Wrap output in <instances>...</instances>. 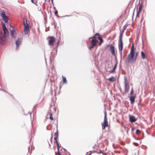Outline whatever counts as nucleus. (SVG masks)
I'll list each match as a JSON object with an SVG mask.
<instances>
[{
  "label": "nucleus",
  "mask_w": 155,
  "mask_h": 155,
  "mask_svg": "<svg viewBox=\"0 0 155 155\" xmlns=\"http://www.w3.org/2000/svg\"><path fill=\"white\" fill-rule=\"evenodd\" d=\"M135 56V51L134 49H131L130 53L128 54L127 58L124 60L125 63L130 62L131 59H133Z\"/></svg>",
  "instance_id": "1"
},
{
  "label": "nucleus",
  "mask_w": 155,
  "mask_h": 155,
  "mask_svg": "<svg viewBox=\"0 0 155 155\" xmlns=\"http://www.w3.org/2000/svg\"><path fill=\"white\" fill-rule=\"evenodd\" d=\"M0 15L4 22L5 23H8V17L5 14L4 10H3L2 12L1 13Z\"/></svg>",
  "instance_id": "2"
},
{
  "label": "nucleus",
  "mask_w": 155,
  "mask_h": 155,
  "mask_svg": "<svg viewBox=\"0 0 155 155\" xmlns=\"http://www.w3.org/2000/svg\"><path fill=\"white\" fill-rule=\"evenodd\" d=\"M102 128L103 129H105L106 127H107L108 126V122L107 120V119L106 118V113H105L104 114V123L103 124L102 123Z\"/></svg>",
  "instance_id": "3"
},
{
  "label": "nucleus",
  "mask_w": 155,
  "mask_h": 155,
  "mask_svg": "<svg viewBox=\"0 0 155 155\" xmlns=\"http://www.w3.org/2000/svg\"><path fill=\"white\" fill-rule=\"evenodd\" d=\"M125 84V93L128 92L129 90V87L128 83L127 81V79L126 76H124V81Z\"/></svg>",
  "instance_id": "4"
},
{
  "label": "nucleus",
  "mask_w": 155,
  "mask_h": 155,
  "mask_svg": "<svg viewBox=\"0 0 155 155\" xmlns=\"http://www.w3.org/2000/svg\"><path fill=\"white\" fill-rule=\"evenodd\" d=\"M48 41L49 45L51 46L53 45V44L55 41V38L53 36H49L47 38Z\"/></svg>",
  "instance_id": "5"
},
{
  "label": "nucleus",
  "mask_w": 155,
  "mask_h": 155,
  "mask_svg": "<svg viewBox=\"0 0 155 155\" xmlns=\"http://www.w3.org/2000/svg\"><path fill=\"white\" fill-rule=\"evenodd\" d=\"M122 37H119L118 41V48L119 50L123 49V42Z\"/></svg>",
  "instance_id": "6"
},
{
  "label": "nucleus",
  "mask_w": 155,
  "mask_h": 155,
  "mask_svg": "<svg viewBox=\"0 0 155 155\" xmlns=\"http://www.w3.org/2000/svg\"><path fill=\"white\" fill-rule=\"evenodd\" d=\"M114 47L111 44L110 46V51L112 54L114 56H115V53L114 49Z\"/></svg>",
  "instance_id": "7"
},
{
  "label": "nucleus",
  "mask_w": 155,
  "mask_h": 155,
  "mask_svg": "<svg viewBox=\"0 0 155 155\" xmlns=\"http://www.w3.org/2000/svg\"><path fill=\"white\" fill-rule=\"evenodd\" d=\"M5 41V38L2 33L0 32V44H2Z\"/></svg>",
  "instance_id": "8"
},
{
  "label": "nucleus",
  "mask_w": 155,
  "mask_h": 155,
  "mask_svg": "<svg viewBox=\"0 0 155 155\" xmlns=\"http://www.w3.org/2000/svg\"><path fill=\"white\" fill-rule=\"evenodd\" d=\"M22 39L21 38H19L15 42V44L16 45V48L15 49L17 50L19 46L20 45V43Z\"/></svg>",
  "instance_id": "9"
},
{
  "label": "nucleus",
  "mask_w": 155,
  "mask_h": 155,
  "mask_svg": "<svg viewBox=\"0 0 155 155\" xmlns=\"http://www.w3.org/2000/svg\"><path fill=\"white\" fill-rule=\"evenodd\" d=\"M137 120V119L133 115H131L129 117V121L132 123L134 122Z\"/></svg>",
  "instance_id": "10"
},
{
  "label": "nucleus",
  "mask_w": 155,
  "mask_h": 155,
  "mask_svg": "<svg viewBox=\"0 0 155 155\" xmlns=\"http://www.w3.org/2000/svg\"><path fill=\"white\" fill-rule=\"evenodd\" d=\"M3 29L4 31V36L5 37L7 36L8 35V31L6 27L4 28Z\"/></svg>",
  "instance_id": "11"
},
{
  "label": "nucleus",
  "mask_w": 155,
  "mask_h": 155,
  "mask_svg": "<svg viewBox=\"0 0 155 155\" xmlns=\"http://www.w3.org/2000/svg\"><path fill=\"white\" fill-rule=\"evenodd\" d=\"M29 27H24V32L25 35H27L29 31Z\"/></svg>",
  "instance_id": "12"
},
{
  "label": "nucleus",
  "mask_w": 155,
  "mask_h": 155,
  "mask_svg": "<svg viewBox=\"0 0 155 155\" xmlns=\"http://www.w3.org/2000/svg\"><path fill=\"white\" fill-rule=\"evenodd\" d=\"M126 28V25H125L123 27V29L120 33L119 37L122 38V35H123V32H124V30H125Z\"/></svg>",
  "instance_id": "13"
},
{
  "label": "nucleus",
  "mask_w": 155,
  "mask_h": 155,
  "mask_svg": "<svg viewBox=\"0 0 155 155\" xmlns=\"http://www.w3.org/2000/svg\"><path fill=\"white\" fill-rule=\"evenodd\" d=\"M23 22L24 25V27H29V24L27 23V20L26 19L24 18L23 19Z\"/></svg>",
  "instance_id": "14"
},
{
  "label": "nucleus",
  "mask_w": 155,
  "mask_h": 155,
  "mask_svg": "<svg viewBox=\"0 0 155 155\" xmlns=\"http://www.w3.org/2000/svg\"><path fill=\"white\" fill-rule=\"evenodd\" d=\"M137 54H138V52L136 53V55H135L134 58H133V59H131L130 60V62H127V63H132V62H135V61H136L137 60Z\"/></svg>",
  "instance_id": "15"
},
{
  "label": "nucleus",
  "mask_w": 155,
  "mask_h": 155,
  "mask_svg": "<svg viewBox=\"0 0 155 155\" xmlns=\"http://www.w3.org/2000/svg\"><path fill=\"white\" fill-rule=\"evenodd\" d=\"M8 24H9V25L10 27L9 28L10 32H11L12 31L15 32L14 27L12 26L11 23L10 22H8Z\"/></svg>",
  "instance_id": "16"
},
{
  "label": "nucleus",
  "mask_w": 155,
  "mask_h": 155,
  "mask_svg": "<svg viewBox=\"0 0 155 155\" xmlns=\"http://www.w3.org/2000/svg\"><path fill=\"white\" fill-rule=\"evenodd\" d=\"M91 44L94 46L97 45V41L94 39H92L91 41Z\"/></svg>",
  "instance_id": "17"
},
{
  "label": "nucleus",
  "mask_w": 155,
  "mask_h": 155,
  "mask_svg": "<svg viewBox=\"0 0 155 155\" xmlns=\"http://www.w3.org/2000/svg\"><path fill=\"white\" fill-rule=\"evenodd\" d=\"M141 56L142 58L143 59L145 58L146 56L145 53L143 51L141 52Z\"/></svg>",
  "instance_id": "18"
},
{
  "label": "nucleus",
  "mask_w": 155,
  "mask_h": 155,
  "mask_svg": "<svg viewBox=\"0 0 155 155\" xmlns=\"http://www.w3.org/2000/svg\"><path fill=\"white\" fill-rule=\"evenodd\" d=\"M131 104H132L134 103L135 97H130Z\"/></svg>",
  "instance_id": "19"
},
{
  "label": "nucleus",
  "mask_w": 155,
  "mask_h": 155,
  "mask_svg": "<svg viewBox=\"0 0 155 155\" xmlns=\"http://www.w3.org/2000/svg\"><path fill=\"white\" fill-rule=\"evenodd\" d=\"M97 38L100 41H101V42H103V39L101 36L100 35H99V36H98V37H97Z\"/></svg>",
  "instance_id": "20"
},
{
  "label": "nucleus",
  "mask_w": 155,
  "mask_h": 155,
  "mask_svg": "<svg viewBox=\"0 0 155 155\" xmlns=\"http://www.w3.org/2000/svg\"><path fill=\"white\" fill-rule=\"evenodd\" d=\"M114 78L113 77H112L108 79V80L110 82H112L114 81Z\"/></svg>",
  "instance_id": "21"
},
{
  "label": "nucleus",
  "mask_w": 155,
  "mask_h": 155,
  "mask_svg": "<svg viewBox=\"0 0 155 155\" xmlns=\"http://www.w3.org/2000/svg\"><path fill=\"white\" fill-rule=\"evenodd\" d=\"M57 99V97H51V100L52 101V102L53 103V104L54 105V103L56 101V100Z\"/></svg>",
  "instance_id": "22"
},
{
  "label": "nucleus",
  "mask_w": 155,
  "mask_h": 155,
  "mask_svg": "<svg viewBox=\"0 0 155 155\" xmlns=\"http://www.w3.org/2000/svg\"><path fill=\"white\" fill-rule=\"evenodd\" d=\"M63 78V82L64 84H66L67 83V81L65 77H64L63 76H62Z\"/></svg>",
  "instance_id": "23"
},
{
  "label": "nucleus",
  "mask_w": 155,
  "mask_h": 155,
  "mask_svg": "<svg viewBox=\"0 0 155 155\" xmlns=\"http://www.w3.org/2000/svg\"><path fill=\"white\" fill-rule=\"evenodd\" d=\"M56 143H57V149H58V154H60L61 153L59 152V144L58 142H56Z\"/></svg>",
  "instance_id": "24"
},
{
  "label": "nucleus",
  "mask_w": 155,
  "mask_h": 155,
  "mask_svg": "<svg viewBox=\"0 0 155 155\" xmlns=\"http://www.w3.org/2000/svg\"><path fill=\"white\" fill-rule=\"evenodd\" d=\"M11 33V35L13 38H16V36H15L14 34V31H12L11 32H10Z\"/></svg>",
  "instance_id": "25"
},
{
  "label": "nucleus",
  "mask_w": 155,
  "mask_h": 155,
  "mask_svg": "<svg viewBox=\"0 0 155 155\" xmlns=\"http://www.w3.org/2000/svg\"><path fill=\"white\" fill-rule=\"evenodd\" d=\"M59 41H60V40H58V42H57V45L56 47V52H55L54 54H57V48L58 46V45H59Z\"/></svg>",
  "instance_id": "26"
},
{
  "label": "nucleus",
  "mask_w": 155,
  "mask_h": 155,
  "mask_svg": "<svg viewBox=\"0 0 155 155\" xmlns=\"http://www.w3.org/2000/svg\"><path fill=\"white\" fill-rule=\"evenodd\" d=\"M133 87H132L131 88V92L130 93V97H135L134 96H133L132 95V94H133Z\"/></svg>",
  "instance_id": "27"
},
{
  "label": "nucleus",
  "mask_w": 155,
  "mask_h": 155,
  "mask_svg": "<svg viewBox=\"0 0 155 155\" xmlns=\"http://www.w3.org/2000/svg\"><path fill=\"white\" fill-rule=\"evenodd\" d=\"M99 33H97L93 37V38H97V37H98V36H99Z\"/></svg>",
  "instance_id": "28"
},
{
  "label": "nucleus",
  "mask_w": 155,
  "mask_h": 155,
  "mask_svg": "<svg viewBox=\"0 0 155 155\" xmlns=\"http://www.w3.org/2000/svg\"><path fill=\"white\" fill-rule=\"evenodd\" d=\"M50 119L51 120H54V118L52 117V114L51 113H50Z\"/></svg>",
  "instance_id": "29"
},
{
  "label": "nucleus",
  "mask_w": 155,
  "mask_h": 155,
  "mask_svg": "<svg viewBox=\"0 0 155 155\" xmlns=\"http://www.w3.org/2000/svg\"><path fill=\"white\" fill-rule=\"evenodd\" d=\"M140 132H141V131L139 130V129H137L136 131V134H137V135H139V134L140 133Z\"/></svg>",
  "instance_id": "30"
},
{
  "label": "nucleus",
  "mask_w": 155,
  "mask_h": 155,
  "mask_svg": "<svg viewBox=\"0 0 155 155\" xmlns=\"http://www.w3.org/2000/svg\"><path fill=\"white\" fill-rule=\"evenodd\" d=\"M114 100H117L118 101L117 102V103H118L119 102L120 103V100L118 98V97H114Z\"/></svg>",
  "instance_id": "31"
},
{
  "label": "nucleus",
  "mask_w": 155,
  "mask_h": 155,
  "mask_svg": "<svg viewBox=\"0 0 155 155\" xmlns=\"http://www.w3.org/2000/svg\"><path fill=\"white\" fill-rule=\"evenodd\" d=\"M122 50L123 49H121V50L119 49V51L120 53V57L121 59L122 58Z\"/></svg>",
  "instance_id": "32"
},
{
  "label": "nucleus",
  "mask_w": 155,
  "mask_h": 155,
  "mask_svg": "<svg viewBox=\"0 0 155 155\" xmlns=\"http://www.w3.org/2000/svg\"><path fill=\"white\" fill-rule=\"evenodd\" d=\"M143 5L141 3L140 4V5L139 7V8L138 10L141 11Z\"/></svg>",
  "instance_id": "33"
},
{
  "label": "nucleus",
  "mask_w": 155,
  "mask_h": 155,
  "mask_svg": "<svg viewBox=\"0 0 155 155\" xmlns=\"http://www.w3.org/2000/svg\"><path fill=\"white\" fill-rule=\"evenodd\" d=\"M58 137H54V140H55V142H54V143H56V142H58Z\"/></svg>",
  "instance_id": "34"
},
{
  "label": "nucleus",
  "mask_w": 155,
  "mask_h": 155,
  "mask_svg": "<svg viewBox=\"0 0 155 155\" xmlns=\"http://www.w3.org/2000/svg\"><path fill=\"white\" fill-rule=\"evenodd\" d=\"M1 24L3 28L6 27L5 25V24L3 21L1 22Z\"/></svg>",
  "instance_id": "35"
},
{
  "label": "nucleus",
  "mask_w": 155,
  "mask_h": 155,
  "mask_svg": "<svg viewBox=\"0 0 155 155\" xmlns=\"http://www.w3.org/2000/svg\"><path fill=\"white\" fill-rule=\"evenodd\" d=\"M117 62H116V64H115V65H114V66L113 68V69H114V70H115L116 69V67H117Z\"/></svg>",
  "instance_id": "36"
},
{
  "label": "nucleus",
  "mask_w": 155,
  "mask_h": 155,
  "mask_svg": "<svg viewBox=\"0 0 155 155\" xmlns=\"http://www.w3.org/2000/svg\"><path fill=\"white\" fill-rule=\"evenodd\" d=\"M54 136V137H58V132L57 130V132H56V133H55Z\"/></svg>",
  "instance_id": "37"
},
{
  "label": "nucleus",
  "mask_w": 155,
  "mask_h": 155,
  "mask_svg": "<svg viewBox=\"0 0 155 155\" xmlns=\"http://www.w3.org/2000/svg\"><path fill=\"white\" fill-rule=\"evenodd\" d=\"M94 46L92 45L91 46H90L89 47V49L90 50H91V49L92 48H93L94 47Z\"/></svg>",
  "instance_id": "38"
},
{
  "label": "nucleus",
  "mask_w": 155,
  "mask_h": 155,
  "mask_svg": "<svg viewBox=\"0 0 155 155\" xmlns=\"http://www.w3.org/2000/svg\"><path fill=\"white\" fill-rule=\"evenodd\" d=\"M140 12H141L140 11L138 10V11H137V15H139L140 14Z\"/></svg>",
  "instance_id": "39"
},
{
  "label": "nucleus",
  "mask_w": 155,
  "mask_h": 155,
  "mask_svg": "<svg viewBox=\"0 0 155 155\" xmlns=\"http://www.w3.org/2000/svg\"><path fill=\"white\" fill-rule=\"evenodd\" d=\"M133 144L135 145V146H138V144L137 143H135V142H134L133 143Z\"/></svg>",
  "instance_id": "40"
},
{
  "label": "nucleus",
  "mask_w": 155,
  "mask_h": 155,
  "mask_svg": "<svg viewBox=\"0 0 155 155\" xmlns=\"http://www.w3.org/2000/svg\"><path fill=\"white\" fill-rule=\"evenodd\" d=\"M58 12L57 10H55L54 11V14L55 15H57L58 14Z\"/></svg>",
  "instance_id": "41"
},
{
  "label": "nucleus",
  "mask_w": 155,
  "mask_h": 155,
  "mask_svg": "<svg viewBox=\"0 0 155 155\" xmlns=\"http://www.w3.org/2000/svg\"><path fill=\"white\" fill-rule=\"evenodd\" d=\"M132 136H133V138H134L135 140H140V139H142V138H141V139H136V138H135V137L134 136V135H133Z\"/></svg>",
  "instance_id": "42"
},
{
  "label": "nucleus",
  "mask_w": 155,
  "mask_h": 155,
  "mask_svg": "<svg viewBox=\"0 0 155 155\" xmlns=\"http://www.w3.org/2000/svg\"><path fill=\"white\" fill-rule=\"evenodd\" d=\"M115 71V70H114V69H113L112 70H111V71H110V73H113Z\"/></svg>",
  "instance_id": "43"
},
{
  "label": "nucleus",
  "mask_w": 155,
  "mask_h": 155,
  "mask_svg": "<svg viewBox=\"0 0 155 155\" xmlns=\"http://www.w3.org/2000/svg\"><path fill=\"white\" fill-rule=\"evenodd\" d=\"M93 152H96V151H95V150H90L89 151V152H90L91 153H92Z\"/></svg>",
  "instance_id": "44"
},
{
  "label": "nucleus",
  "mask_w": 155,
  "mask_h": 155,
  "mask_svg": "<svg viewBox=\"0 0 155 155\" xmlns=\"http://www.w3.org/2000/svg\"><path fill=\"white\" fill-rule=\"evenodd\" d=\"M131 49H134V45L133 44L131 46Z\"/></svg>",
  "instance_id": "45"
},
{
  "label": "nucleus",
  "mask_w": 155,
  "mask_h": 155,
  "mask_svg": "<svg viewBox=\"0 0 155 155\" xmlns=\"http://www.w3.org/2000/svg\"><path fill=\"white\" fill-rule=\"evenodd\" d=\"M0 90L3 91H4L7 93V91H5V90H3L2 89H0Z\"/></svg>",
  "instance_id": "46"
},
{
  "label": "nucleus",
  "mask_w": 155,
  "mask_h": 155,
  "mask_svg": "<svg viewBox=\"0 0 155 155\" xmlns=\"http://www.w3.org/2000/svg\"><path fill=\"white\" fill-rule=\"evenodd\" d=\"M52 137H51V139H50V140L51 141V143H52Z\"/></svg>",
  "instance_id": "47"
},
{
  "label": "nucleus",
  "mask_w": 155,
  "mask_h": 155,
  "mask_svg": "<svg viewBox=\"0 0 155 155\" xmlns=\"http://www.w3.org/2000/svg\"><path fill=\"white\" fill-rule=\"evenodd\" d=\"M103 136V135H102V136H101L99 138V140H101V139H102V136Z\"/></svg>",
  "instance_id": "48"
},
{
  "label": "nucleus",
  "mask_w": 155,
  "mask_h": 155,
  "mask_svg": "<svg viewBox=\"0 0 155 155\" xmlns=\"http://www.w3.org/2000/svg\"><path fill=\"white\" fill-rule=\"evenodd\" d=\"M103 153V152L101 150H100L99 152V153Z\"/></svg>",
  "instance_id": "49"
},
{
  "label": "nucleus",
  "mask_w": 155,
  "mask_h": 155,
  "mask_svg": "<svg viewBox=\"0 0 155 155\" xmlns=\"http://www.w3.org/2000/svg\"><path fill=\"white\" fill-rule=\"evenodd\" d=\"M134 127H132L131 129V130L132 131H133L134 130Z\"/></svg>",
  "instance_id": "50"
},
{
  "label": "nucleus",
  "mask_w": 155,
  "mask_h": 155,
  "mask_svg": "<svg viewBox=\"0 0 155 155\" xmlns=\"http://www.w3.org/2000/svg\"><path fill=\"white\" fill-rule=\"evenodd\" d=\"M28 113L29 114V115H30V117H31V113H30L29 112H28Z\"/></svg>",
  "instance_id": "51"
},
{
  "label": "nucleus",
  "mask_w": 155,
  "mask_h": 155,
  "mask_svg": "<svg viewBox=\"0 0 155 155\" xmlns=\"http://www.w3.org/2000/svg\"><path fill=\"white\" fill-rule=\"evenodd\" d=\"M109 61V60H106V62L107 63Z\"/></svg>",
  "instance_id": "52"
},
{
  "label": "nucleus",
  "mask_w": 155,
  "mask_h": 155,
  "mask_svg": "<svg viewBox=\"0 0 155 155\" xmlns=\"http://www.w3.org/2000/svg\"><path fill=\"white\" fill-rule=\"evenodd\" d=\"M31 1L32 3L35 4V3L34 2V0H31Z\"/></svg>",
  "instance_id": "53"
},
{
  "label": "nucleus",
  "mask_w": 155,
  "mask_h": 155,
  "mask_svg": "<svg viewBox=\"0 0 155 155\" xmlns=\"http://www.w3.org/2000/svg\"><path fill=\"white\" fill-rule=\"evenodd\" d=\"M51 1L53 5H54L53 0H51Z\"/></svg>",
  "instance_id": "54"
},
{
  "label": "nucleus",
  "mask_w": 155,
  "mask_h": 155,
  "mask_svg": "<svg viewBox=\"0 0 155 155\" xmlns=\"http://www.w3.org/2000/svg\"><path fill=\"white\" fill-rule=\"evenodd\" d=\"M54 111L55 112H56V108H54Z\"/></svg>",
  "instance_id": "55"
},
{
  "label": "nucleus",
  "mask_w": 155,
  "mask_h": 155,
  "mask_svg": "<svg viewBox=\"0 0 155 155\" xmlns=\"http://www.w3.org/2000/svg\"><path fill=\"white\" fill-rule=\"evenodd\" d=\"M93 38H93V37H92L89 38V39L90 40V39H93Z\"/></svg>",
  "instance_id": "56"
},
{
  "label": "nucleus",
  "mask_w": 155,
  "mask_h": 155,
  "mask_svg": "<svg viewBox=\"0 0 155 155\" xmlns=\"http://www.w3.org/2000/svg\"><path fill=\"white\" fill-rule=\"evenodd\" d=\"M30 147H28V151H29V149H30Z\"/></svg>",
  "instance_id": "57"
},
{
  "label": "nucleus",
  "mask_w": 155,
  "mask_h": 155,
  "mask_svg": "<svg viewBox=\"0 0 155 155\" xmlns=\"http://www.w3.org/2000/svg\"><path fill=\"white\" fill-rule=\"evenodd\" d=\"M102 43L101 42V41H100V42L99 44V45H101Z\"/></svg>",
  "instance_id": "58"
},
{
  "label": "nucleus",
  "mask_w": 155,
  "mask_h": 155,
  "mask_svg": "<svg viewBox=\"0 0 155 155\" xmlns=\"http://www.w3.org/2000/svg\"><path fill=\"white\" fill-rule=\"evenodd\" d=\"M48 143L49 145V146H51V145L49 143Z\"/></svg>",
  "instance_id": "59"
},
{
  "label": "nucleus",
  "mask_w": 155,
  "mask_h": 155,
  "mask_svg": "<svg viewBox=\"0 0 155 155\" xmlns=\"http://www.w3.org/2000/svg\"><path fill=\"white\" fill-rule=\"evenodd\" d=\"M91 153H90L88 155H91Z\"/></svg>",
  "instance_id": "60"
},
{
  "label": "nucleus",
  "mask_w": 155,
  "mask_h": 155,
  "mask_svg": "<svg viewBox=\"0 0 155 155\" xmlns=\"http://www.w3.org/2000/svg\"><path fill=\"white\" fill-rule=\"evenodd\" d=\"M88 152H87V153H86V155H87V154Z\"/></svg>",
  "instance_id": "61"
},
{
  "label": "nucleus",
  "mask_w": 155,
  "mask_h": 155,
  "mask_svg": "<svg viewBox=\"0 0 155 155\" xmlns=\"http://www.w3.org/2000/svg\"><path fill=\"white\" fill-rule=\"evenodd\" d=\"M47 0H44L45 3L46 1Z\"/></svg>",
  "instance_id": "62"
},
{
  "label": "nucleus",
  "mask_w": 155,
  "mask_h": 155,
  "mask_svg": "<svg viewBox=\"0 0 155 155\" xmlns=\"http://www.w3.org/2000/svg\"><path fill=\"white\" fill-rule=\"evenodd\" d=\"M35 107H34L33 108V110L34 109Z\"/></svg>",
  "instance_id": "63"
},
{
  "label": "nucleus",
  "mask_w": 155,
  "mask_h": 155,
  "mask_svg": "<svg viewBox=\"0 0 155 155\" xmlns=\"http://www.w3.org/2000/svg\"><path fill=\"white\" fill-rule=\"evenodd\" d=\"M68 16V15H66L65 16V17H66V16Z\"/></svg>",
  "instance_id": "64"
}]
</instances>
